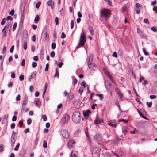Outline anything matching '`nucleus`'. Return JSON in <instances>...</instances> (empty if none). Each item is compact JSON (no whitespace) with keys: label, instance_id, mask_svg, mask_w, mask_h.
I'll list each match as a JSON object with an SVG mask.
<instances>
[{"label":"nucleus","instance_id":"55","mask_svg":"<svg viewBox=\"0 0 157 157\" xmlns=\"http://www.w3.org/2000/svg\"><path fill=\"white\" fill-rule=\"evenodd\" d=\"M42 117L44 121H45L47 120V117L45 115H43L42 116Z\"/></svg>","mask_w":157,"mask_h":157},{"label":"nucleus","instance_id":"47","mask_svg":"<svg viewBox=\"0 0 157 157\" xmlns=\"http://www.w3.org/2000/svg\"><path fill=\"white\" fill-rule=\"evenodd\" d=\"M14 13V9H13L11 11L9 12V14L11 16H13Z\"/></svg>","mask_w":157,"mask_h":157},{"label":"nucleus","instance_id":"54","mask_svg":"<svg viewBox=\"0 0 157 157\" xmlns=\"http://www.w3.org/2000/svg\"><path fill=\"white\" fill-rule=\"evenodd\" d=\"M94 93H91L90 97L89 98V101H90L92 100V97L94 95Z\"/></svg>","mask_w":157,"mask_h":157},{"label":"nucleus","instance_id":"38","mask_svg":"<svg viewBox=\"0 0 157 157\" xmlns=\"http://www.w3.org/2000/svg\"><path fill=\"white\" fill-rule=\"evenodd\" d=\"M50 55L51 57L52 58L54 57L55 55V52L53 51L51 52L50 53Z\"/></svg>","mask_w":157,"mask_h":157},{"label":"nucleus","instance_id":"32","mask_svg":"<svg viewBox=\"0 0 157 157\" xmlns=\"http://www.w3.org/2000/svg\"><path fill=\"white\" fill-rule=\"evenodd\" d=\"M43 147L44 148L47 147V143L45 140L43 141Z\"/></svg>","mask_w":157,"mask_h":157},{"label":"nucleus","instance_id":"20","mask_svg":"<svg viewBox=\"0 0 157 157\" xmlns=\"http://www.w3.org/2000/svg\"><path fill=\"white\" fill-rule=\"evenodd\" d=\"M85 134L88 138L89 139L90 137L88 132V128L87 127H86L85 128Z\"/></svg>","mask_w":157,"mask_h":157},{"label":"nucleus","instance_id":"64","mask_svg":"<svg viewBox=\"0 0 157 157\" xmlns=\"http://www.w3.org/2000/svg\"><path fill=\"white\" fill-rule=\"evenodd\" d=\"M63 106L62 103L59 104L57 106V109H60Z\"/></svg>","mask_w":157,"mask_h":157},{"label":"nucleus","instance_id":"42","mask_svg":"<svg viewBox=\"0 0 157 157\" xmlns=\"http://www.w3.org/2000/svg\"><path fill=\"white\" fill-rule=\"evenodd\" d=\"M15 136L11 135V141H16V139L15 138Z\"/></svg>","mask_w":157,"mask_h":157},{"label":"nucleus","instance_id":"14","mask_svg":"<svg viewBox=\"0 0 157 157\" xmlns=\"http://www.w3.org/2000/svg\"><path fill=\"white\" fill-rule=\"evenodd\" d=\"M101 123V120L99 117H97L94 122V124L96 125L98 124H100Z\"/></svg>","mask_w":157,"mask_h":157},{"label":"nucleus","instance_id":"30","mask_svg":"<svg viewBox=\"0 0 157 157\" xmlns=\"http://www.w3.org/2000/svg\"><path fill=\"white\" fill-rule=\"evenodd\" d=\"M56 76H57L58 78H59V74L57 68H56V73L54 76L55 77Z\"/></svg>","mask_w":157,"mask_h":157},{"label":"nucleus","instance_id":"46","mask_svg":"<svg viewBox=\"0 0 157 157\" xmlns=\"http://www.w3.org/2000/svg\"><path fill=\"white\" fill-rule=\"evenodd\" d=\"M6 18H3L2 19V21H1V24L2 25H4L5 24V23L6 21Z\"/></svg>","mask_w":157,"mask_h":157},{"label":"nucleus","instance_id":"4","mask_svg":"<svg viewBox=\"0 0 157 157\" xmlns=\"http://www.w3.org/2000/svg\"><path fill=\"white\" fill-rule=\"evenodd\" d=\"M70 119L69 116L67 114H65L61 119L60 123L61 125L63 126L64 125L67 123Z\"/></svg>","mask_w":157,"mask_h":157},{"label":"nucleus","instance_id":"28","mask_svg":"<svg viewBox=\"0 0 157 157\" xmlns=\"http://www.w3.org/2000/svg\"><path fill=\"white\" fill-rule=\"evenodd\" d=\"M123 50L121 49H119L118 52V54L119 56H121L123 55Z\"/></svg>","mask_w":157,"mask_h":157},{"label":"nucleus","instance_id":"57","mask_svg":"<svg viewBox=\"0 0 157 157\" xmlns=\"http://www.w3.org/2000/svg\"><path fill=\"white\" fill-rule=\"evenodd\" d=\"M151 30L154 32H156L157 31V28L154 27H152L151 28Z\"/></svg>","mask_w":157,"mask_h":157},{"label":"nucleus","instance_id":"22","mask_svg":"<svg viewBox=\"0 0 157 157\" xmlns=\"http://www.w3.org/2000/svg\"><path fill=\"white\" fill-rule=\"evenodd\" d=\"M73 79V85L75 86V84H76L77 83V80L76 78L74 77H72Z\"/></svg>","mask_w":157,"mask_h":157},{"label":"nucleus","instance_id":"33","mask_svg":"<svg viewBox=\"0 0 157 157\" xmlns=\"http://www.w3.org/2000/svg\"><path fill=\"white\" fill-rule=\"evenodd\" d=\"M56 47V44L55 43H52L51 44V48L52 49H54Z\"/></svg>","mask_w":157,"mask_h":157},{"label":"nucleus","instance_id":"24","mask_svg":"<svg viewBox=\"0 0 157 157\" xmlns=\"http://www.w3.org/2000/svg\"><path fill=\"white\" fill-rule=\"evenodd\" d=\"M96 95L97 96L99 97L101 100H102L103 98V96L102 94H96Z\"/></svg>","mask_w":157,"mask_h":157},{"label":"nucleus","instance_id":"41","mask_svg":"<svg viewBox=\"0 0 157 157\" xmlns=\"http://www.w3.org/2000/svg\"><path fill=\"white\" fill-rule=\"evenodd\" d=\"M143 52L145 55L147 56L149 55V53L147 52L144 48H143Z\"/></svg>","mask_w":157,"mask_h":157},{"label":"nucleus","instance_id":"62","mask_svg":"<svg viewBox=\"0 0 157 157\" xmlns=\"http://www.w3.org/2000/svg\"><path fill=\"white\" fill-rule=\"evenodd\" d=\"M14 48V46L13 45L11 47V48L10 49V53H12L13 52V51Z\"/></svg>","mask_w":157,"mask_h":157},{"label":"nucleus","instance_id":"51","mask_svg":"<svg viewBox=\"0 0 157 157\" xmlns=\"http://www.w3.org/2000/svg\"><path fill=\"white\" fill-rule=\"evenodd\" d=\"M120 122H123L125 123H127L128 122V120H124L123 119H121L120 120Z\"/></svg>","mask_w":157,"mask_h":157},{"label":"nucleus","instance_id":"11","mask_svg":"<svg viewBox=\"0 0 157 157\" xmlns=\"http://www.w3.org/2000/svg\"><path fill=\"white\" fill-rule=\"evenodd\" d=\"M25 105H22L21 109V113H23L24 112H27L29 110V109L28 108L25 109Z\"/></svg>","mask_w":157,"mask_h":157},{"label":"nucleus","instance_id":"19","mask_svg":"<svg viewBox=\"0 0 157 157\" xmlns=\"http://www.w3.org/2000/svg\"><path fill=\"white\" fill-rule=\"evenodd\" d=\"M44 50H41L40 52V56L41 58L43 59L44 56Z\"/></svg>","mask_w":157,"mask_h":157},{"label":"nucleus","instance_id":"10","mask_svg":"<svg viewBox=\"0 0 157 157\" xmlns=\"http://www.w3.org/2000/svg\"><path fill=\"white\" fill-rule=\"evenodd\" d=\"M128 130V128L127 126H124L122 128V131L124 134L125 135Z\"/></svg>","mask_w":157,"mask_h":157},{"label":"nucleus","instance_id":"44","mask_svg":"<svg viewBox=\"0 0 157 157\" xmlns=\"http://www.w3.org/2000/svg\"><path fill=\"white\" fill-rule=\"evenodd\" d=\"M41 4L40 2H38L36 5V8H38L39 7Z\"/></svg>","mask_w":157,"mask_h":157},{"label":"nucleus","instance_id":"45","mask_svg":"<svg viewBox=\"0 0 157 157\" xmlns=\"http://www.w3.org/2000/svg\"><path fill=\"white\" fill-rule=\"evenodd\" d=\"M19 80L21 81H22L24 79V76L23 75H21L19 76Z\"/></svg>","mask_w":157,"mask_h":157},{"label":"nucleus","instance_id":"6","mask_svg":"<svg viewBox=\"0 0 157 157\" xmlns=\"http://www.w3.org/2000/svg\"><path fill=\"white\" fill-rule=\"evenodd\" d=\"M91 113V112L88 109L86 111H84L83 112V114L86 119H88L89 114Z\"/></svg>","mask_w":157,"mask_h":157},{"label":"nucleus","instance_id":"16","mask_svg":"<svg viewBox=\"0 0 157 157\" xmlns=\"http://www.w3.org/2000/svg\"><path fill=\"white\" fill-rule=\"evenodd\" d=\"M88 29L90 31V32L91 34V35H93L94 34V29H93V28L89 25L88 28Z\"/></svg>","mask_w":157,"mask_h":157},{"label":"nucleus","instance_id":"17","mask_svg":"<svg viewBox=\"0 0 157 157\" xmlns=\"http://www.w3.org/2000/svg\"><path fill=\"white\" fill-rule=\"evenodd\" d=\"M87 60L88 61L87 64L88 63H91L93 61V56L92 55H90Z\"/></svg>","mask_w":157,"mask_h":157},{"label":"nucleus","instance_id":"50","mask_svg":"<svg viewBox=\"0 0 157 157\" xmlns=\"http://www.w3.org/2000/svg\"><path fill=\"white\" fill-rule=\"evenodd\" d=\"M32 122V120L31 118H29L27 120V124L28 125H30Z\"/></svg>","mask_w":157,"mask_h":157},{"label":"nucleus","instance_id":"39","mask_svg":"<svg viewBox=\"0 0 157 157\" xmlns=\"http://www.w3.org/2000/svg\"><path fill=\"white\" fill-rule=\"evenodd\" d=\"M17 25V23L16 22H15L14 23L13 27V31H14Z\"/></svg>","mask_w":157,"mask_h":157},{"label":"nucleus","instance_id":"43","mask_svg":"<svg viewBox=\"0 0 157 157\" xmlns=\"http://www.w3.org/2000/svg\"><path fill=\"white\" fill-rule=\"evenodd\" d=\"M37 63L36 62H34L32 63V67L33 68L36 67L37 66Z\"/></svg>","mask_w":157,"mask_h":157},{"label":"nucleus","instance_id":"25","mask_svg":"<svg viewBox=\"0 0 157 157\" xmlns=\"http://www.w3.org/2000/svg\"><path fill=\"white\" fill-rule=\"evenodd\" d=\"M108 124L112 126L113 128H115L117 126V124H113L112 122H110L108 123Z\"/></svg>","mask_w":157,"mask_h":157},{"label":"nucleus","instance_id":"37","mask_svg":"<svg viewBox=\"0 0 157 157\" xmlns=\"http://www.w3.org/2000/svg\"><path fill=\"white\" fill-rule=\"evenodd\" d=\"M20 146V144L19 143H18L17 145H16L14 149V150L15 151H17L18 150L19 147Z\"/></svg>","mask_w":157,"mask_h":157},{"label":"nucleus","instance_id":"21","mask_svg":"<svg viewBox=\"0 0 157 157\" xmlns=\"http://www.w3.org/2000/svg\"><path fill=\"white\" fill-rule=\"evenodd\" d=\"M39 19L40 18L39 15H36L34 19L35 23H37L39 20Z\"/></svg>","mask_w":157,"mask_h":157},{"label":"nucleus","instance_id":"60","mask_svg":"<svg viewBox=\"0 0 157 157\" xmlns=\"http://www.w3.org/2000/svg\"><path fill=\"white\" fill-rule=\"evenodd\" d=\"M156 98V96L155 95H151L150 96V98L151 99H154Z\"/></svg>","mask_w":157,"mask_h":157},{"label":"nucleus","instance_id":"53","mask_svg":"<svg viewBox=\"0 0 157 157\" xmlns=\"http://www.w3.org/2000/svg\"><path fill=\"white\" fill-rule=\"evenodd\" d=\"M66 36L64 32H63L62 33V35L61 36V38H64L66 37Z\"/></svg>","mask_w":157,"mask_h":157},{"label":"nucleus","instance_id":"34","mask_svg":"<svg viewBox=\"0 0 157 157\" xmlns=\"http://www.w3.org/2000/svg\"><path fill=\"white\" fill-rule=\"evenodd\" d=\"M4 151L3 145L1 144L0 145V152H2Z\"/></svg>","mask_w":157,"mask_h":157},{"label":"nucleus","instance_id":"63","mask_svg":"<svg viewBox=\"0 0 157 157\" xmlns=\"http://www.w3.org/2000/svg\"><path fill=\"white\" fill-rule=\"evenodd\" d=\"M97 104H93L92 105L91 108L92 109L94 110L95 109V107L97 106Z\"/></svg>","mask_w":157,"mask_h":157},{"label":"nucleus","instance_id":"58","mask_svg":"<svg viewBox=\"0 0 157 157\" xmlns=\"http://www.w3.org/2000/svg\"><path fill=\"white\" fill-rule=\"evenodd\" d=\"M45 36V40H48V34L47 33H44Z\"/></svg>","mask_w":157,"mask_h":157},{"label":"nucleus","instance_id":"48","mask_svg":"<svg viewBox=\"0 0 157 157\" xmlns=\"http://www.w3.org/2000/svg\"><path fill=\"white\" fill-rule=\"evenodd\" d=\"M55 21L56 25H59V18L57 17H56Z\"/></svg>","mask_w":157,"mask_h":157},{"label":"nucleus","instance_id":"3","mask_svg":"<svg viewBox=\"0 0 157 157\" xmlns=\"http://www.w3.org/2000/svg\"><path fill=\"white\" fill-rule=\"evenodd\" d=\"M72 120L73 122L76 124L80 122L81 120L80 113L78 111H75L72 116Z\"/></svg>","mask_w":157,"mask_h":157},{"label":"nucleus","instance_id":"9","mask_svg":"<svg viewBox=\"0 0 157 157\" xmlns=\"http://www.w3.org/2000/svg\"><path fill=\"white\" fill-rule=\"evenodd\" d=\"M47 5L50 6L51 9H53L54 2L53 1L50 0L47 1Z\"/></svg>","mask_w":157,"mask_h":157},{"label":"nucleus","instance_id":"52","mask_svg":"<svg viewBox=\"0 0 157 157\" xmlns=\"http://www.w3.org/2000/svg\"><path fill=\"white\" fill-rule=\"evenodd\" d=\"M144 22L146 24H149V20L147 19H144Z\"/></svg>","mask_w":157,"mask_h":157},{"label":"nucleus","instance_id":"26","mask_svg":"<svg viewBox=\"0 0 157 157\" xmlns=\"http://www.w3.org/2000/svg\"><path fill=\"white\" fill-rule=\"evenodd\" d=\"M81 85L84 88H85L86 86V83L84 81H83L81 83Z\"/></svg>","mask_w":157,"mask_h":157},{"label":"nucleus","instance_id":"5","mask_svg":"<svg viewBox=\"0 0 157 157\" xmlns=\"http://www.w3.org/2000/svg\"><path fill=\"white\" fill-rule=\"evenodd\" d=\"M60 133L62 136L66 139H68L70 137V135L69 132L65 129H62L61 130Z\"/></svg>","mask_w":157,"mask_h":157},{"label":"nucleus","instance_id":"12","mask_svg":"<svg viewBox=\"0 0 157 157\" xmlns=\"http://www.w3.org/2000/svg\"><path fill=\"white\" fill-rule=\"evenodd\" d=\"M26 40L27 39H26L22 41L23 47L24 50H26L27 48V42Z\"/></svg>","mask_w":157,"mask_h":157},{"label":"nucleus","instance_id":"15","mask_svg":"<svg viewBox=\"0 0 157 157\" xmlns=\"http://www.w3.org/2000/svg\"><path fill=\"white\" fill-rule=\"evenodd\" d=\"M28 97L27 95H25L24 98V100L22 103L23 105H26L27 104Z\"/></svg>","mask_w":157,"mask_h":157},{"label":"nucleus","instance_id":"29","mask_svg":"<svg viewBox=\"0 0 157 157\" xmlns=\"http://www.w3.org/2000/svg\"><path fill=\"white\" fill-rule=\"evenodd\" d=\"M71 29H72L74 26V21L73 20H72L71 22Z\"/></svg>","mask_w":157,"mask_h":157},{"label":"nucleus","instance_id":"40","mask_svg":"<svg viewBox=\"0 0 157 157\" xmlns=\"http://www.w3.org/2000/svg\"><path fill=\"white\" fill-rule=\"evenodd\" d=\"M47 33V27L46 26H45L43 30L42 33Z\"/></svg>","mask_w":157,"mask_h":157},{"label":"nucleus","instance_id":"23","mask_svg":"<svg viewBox=\"0 0 157 157\" xmlns=\"http://www.w3.org/2000/svg\"><path fill=\"white\" fill-rule=\"evenodd\" d=\"M115 91L117 94L118 95L119 94L121 93V91H120V89L118 88H115Z\"/></svg>","mask_w":157,"mask_h":157},{"label":"nucleus","instance_id":"59","mask_svg":"<svg viewBox=\"0 0 157 157\" xmlns=\"http://www.w3.org/2000/svg\"><path fill=\"white\" fill-rule=\"evenodd\" d=\"M31 39L33 41V42H34L36 41V36L35 35H34L32 36Z\"/></svg>","mask_w":157,"mask_h":157},{"label":"nucleus","instance_id":"2","mask_svg":"<svg viewBox=\"0 0 157 157\" xmlns=\"http://www.w3.org/2000/svg\"><path fill=\"white\" fill-rule=\"evenodd\" d=\"M85 34V33H82L80 35L79 43L76 47V48H79L80 47H82L84 45L86 41Z\"/></svg>","mask_w":157,"mask_h":157},{"label":"nucleus","instance_id":"8","mask_svg":"<svg viewBox=\"0 0 157 157\" xmlns=\"http://www.w3.org/2000/svg\"><path fill=\"white\" fill-rule=\"evenodd\" d=\"M94 138L97 141H100L102 140V136L99 134L95 135L94 136Z\"/></svg>","mask_w":157,"mask_h":157},{"label":"nucleus","instance_id":"13","mask_svg":"<svg viewBox=\"0 0 157 157\" xmlns=\"http://www.w3.org/2000/svg\"><path fill=\"white\" fill-rule=\"evenodd\" d=\"M35 103L36 106H39L40 104V99L38 98H36L35 100Z\"/></svg>","mask_w":157,"mask_h":157},{"label":"nucleus","instance_id":"31","mask_svg":"<svg viewBox=\"0 0 157 157\" xmlns=\"http://www.w3.org/2000/svg\"><path fill=\"white\" fill-rule=\"evenodd\" d=\"M36 72H33L32 73L31 75V77L33 79L36 77Z\"/></svg>","mask_w":157,"mask_h":157},{"label":"nucleus","instance_id":"18","mask_svg":"<svg viewBox=\"0 0 157 157\" xmlns=\"http://www.w3.org/2000/svg\"><path fill=\"white\" fill-rule=\"evenodd\" d=\"M88 67L89 68H91L93 67H96V65L94 63H88Z\"/></svg>","mask_w":157,"mask_h":157},{"label":"nucleus","instance_id":"56","mask_svg":"<svg viewBox=\"0 0 157 157\" xmlns=\"http://www.w3.org/2000/svg\"><path fill=\"white\" fill-rule=\"evenodd\" d=\"M135 11L136 13L138 14H139L140 13V9L136 8L135 9Z\"/></svg>","mask_w":157,"mask_h":157},{"label":"nucleus","instance_id":"49","mask_svg":"<svg viewBox=\"0 0 157 157\" xmlns=\"http://www.w3.org/2000/svg\"><path fill=\"white\" fill-rule=\"evenodd\" d=\"M13 86V82H10L8 84V86L9 88L12 87Z\"/></svg>","mask_w":157,"mask_h":157},{"label":"nucleus","instance_id":"27","mask_svg":"<svg viewBox=\"0 0 157 157\" xmlns=\"http://www.w3.org/2000/svg\"><path fill=\"white\" fill-rule=\"evenodd\" d=\"M24 16L23 15V13L22 14V15L21 16V18H20V22L23 23L24 20Z\"/></svg>","mask_w":157,"mask_h":157},{"label":"nucleus","instance_id":"7","mask_svg":"<svg viewBox=\"0 0 157 157\" xmlns=\"http://www.w3.org/2000/svg\"><path fill=\"white\" fill-rule=\"evenodd\" d=\"M75 143V141L74 139H71L68 143V147L71 148L73 147V145Z\"/></svg>","mask_w":157,"mask_h":157},{"label":"nucleus","instance_id":"61","mask_svg":"<svg viewBox=\"0 0 157 157\" xmlns=\"http://www.w3.org/2000/svg\"><path fill=\"white\" fill-rule=\"evenodd\" d=\"M15 123H13L11 124L10 128H11L13 129L15 128Z\"/></svg>","mask_w":157,"mask_h":157},{"label":"nucleus","instance_id":"36","mask_svg":"<svg viewBox=\"0 0 157 157\" xmlns=\"http://www.w3.org/2000/svg\"><path fill=\"white\" fill-rule=\"evenodd\" d=\"M83 88L82 87H80L79 89V90H78L79 93L80 94H82V93H83Z\"/></svg>","mask_w":157,"mask_h":157},{"label":"nucleus","instance_id":"1","mask_svg":"<svg viewBox=\"0 0 157 157\" xmlns=\"http://www.w3.org/2000/svg\"><path fill=\"white\" fill-rule=\"evenodd\" d=\"M111 13L109 10L103 8L100 10V17L104 20H107L110 17Z\"/></svg>","mask_w":157,"mask_h":157},{"label":"nucleus","instance_id":"35","mask_svg":"<svg viewBox=\"0 0 157 157\" xmlns=\"http://www.w3.org/2000/svg\"><path fill=\"white\" fill-rule=\"evenodd\" d=\"M146 104L147 105L148 107L150 108L151 107L152 105V102H147Z\"/></svg>","mask_w":157,"mask_h":157}]
</instances>
